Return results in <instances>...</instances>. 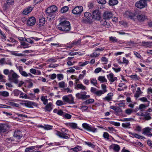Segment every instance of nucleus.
I'll return each mask as SVG.
<instances>
[{
    "label": "nucleus",
    "instance_id": "obj_1",
    "mask_svg": "<svg viewBox=\"0 0 152 152\" xmlns=\"http://www.w3.org/2000/svg\"><path fill=\"white\" fill-rule=\"evenodd\" d=\"M57 11V7L54 5H53L48 7L46 10V12L48 14L47 18L48 20H51L55 17L54 14Z\"/></svg>",
    "mask_w": 152,
    "mask_h": 152
},
{
    "label": "nucleus",
    "instance_id": "obj_2",
    "mask_svg": "<svg viewBox=\"0 0 152 152\" xmlns=\"http://www.w3.org/2000/svg\"><path fill=\"white\" fill-rule=\"evenodd\" d=\"M57 28L61 31L68 32L71 29L70 23L66 20L62 21L58 25Z\"/></svg>",
    "mask_w": 152,
    "mask_h": 152
},
{
    "label": "nucleus",
    "instance_id": "obj_3",
    "mask_svg": "<svg viewBox=\"0 0 152 152\" xmlns=\"http://www.w3.org/2000/svg\"><path fill=\"white\" fill-rule=\"evenodd\" d=\"M8 77L9 80H11L15 84L18 83V78L19 77V76L12 70L10 71V75H9Z\"/></svg>",
    "mask_w": 152,
    "mask_h": 152
},
{
    "label": "nucleus",
    "instance_id": "obj_4",
    "mask_svg": "<svg viewBox=\"0 0 152 152\" xmlns=\"http://www.w3.org/2000/svg\"><path fill=\"white\" fill-rule=\"evenodd\" d=\"M61 131L62 132H61L58 131L56 132V134L60 138H62L64 139H68L69 138V137L67 136V132L68 130L65 128H62Z\"/></svg>",
    "mask_w": 152,
    "mask_h": 152
},
{
    "label": "nucleus",
    "instance_id": "obj_5",
    "mask_svg": "<svg viewBox=\"0 0 152 152\" xmlns=\"http://www.w3.org/2000/svg\"><path fill=\"white\" fill-rule=\"evenodd\" d=\"M82 125L83 127L85 129L88 131L92 132H95L97 131V129L92 127L88 124L84 123L82 124Z\"/></svg>",
    "mask_w": 152,
    "mask_h": 152
},
{
    "label": "nucleus",
    "instance_id": "obj_6",
    "mask_svg": "<svg viewBox=\"0 0 152 152\" xmlns=\"http://www.w3.org/2000/svg\"><path fill=\"white\" fill-rule=\"evenodd\" d=\"M87 94L86 91L81 92L80 93H77L76 96L79 99H88L90 97L89 95H86Z\"/></svg>",
    "mask_w": 152,
    "mask_h": 152
},
{
    "label": "nucleus",
    "instance_id": "obj_7",
    "mask_svg": "<svg viewBox=\"0 0 152 152\" xmlns=\"http://www.w3.org/2000/svg\"><path fill=\"white\" fill-rule=\"evenodd\" d=\"M147 6L146 2L143 0H140L137 1L135 4V6L138 8L142 9L145 7Z\"/></svg>",
    "mask_w": 152,
    "mask_h": 152
},
{
    "label": "nucleus",
    "instance_id": "obj_8",
    "mask_svg": "<svg viewBox=\"0 0 152 152\" xmlns=\"http://www.w3.org/2000/svg\"><path fill=\"white\" fill-rule=\"evenodd\" d=\"M92 18L95 20H99L101 18V12L99 10H95L92 12Z\"/></svg>",
    "mask_w": 152,
    "mask_h": 152
},
{
    "label": "nucleus",
    "instance_id": "obj_9",
    "mask_svg": "<svg viewBox=\"0 0 152 152\" xmlns=\"http://www.w3.org/2000/svg\"><path fill=\"white\" fill-rule=\"evenodd\" d=\"M36 23V19L34 17L32 16L29 17L27 20V25L28 26H32L34 25Z\"/></svg>",
    "mask_w": 152,
    "mask_h": 152
},
{
    "label": "nucleus",
    "instance_id": "obj_10",
    "mask_svg": "<svg viewBox=\"0 0 152 152\" xmlns=\"http://www.w3.org/2000/svg\"><path fill=\"white\" fill-rule=\"evenodd\" d=\"M83 7L81 6H78L75 7L72 10V12L74 14L77 15L80 14L83 11Z\"/></svg>",
    "mask_w": 152,
    "mask_h": 152
},
{
    "label": "nucleus",
    "instance_id": "obj_11",
    "mask_svg": "<svg viewBox=\"0 0 152 152\" xmlns=\"http://www.w3.org/2000/svg\"><path fill=\"white\" fill-rule=\"evenodd\" d=\"M107 78L110 81V84H112L113 82L117 80V77H114L112 73H110L107 75Z\"/></svg>",
    "mask_w": 152,
    "mask_h": 152
},
{
    "label": "nucleus",
    "instance_id": "obj_12",
    "mask_svg": "<svg viewBox=\"0 0 152 152\" xmlns=\"http://www.w3.org/2000/svg\"><path fill=\"white\" fill-rule=\"evenodd\" d=\"M113 16L112 13L110 11H106L105 12L103 15V17L105 19H109L111 18Z\"/></svg>",
    "mask_w": 152,
    "mask_h": 152
},
{
    "label": "nucleus",
    "instance_id": "obj_13",
    "mask_svg": "<svg viewBox=\"0 0 152 152\" xmlns=\"http://www.w3.org/2000/svg\"><path fill=\"white\" fill-rule=\"evenodd\" d=\"M136 16L138 20L140 22L144 21L147 18L146 16L144 14L141 13L138 14Z\"/></svg>",
    "mask_w": 152,
    "mask_h": 152
},
{
    "label": "nucleus",
    "instance_id": "obj_14",
    "mask_svg": "<svg viewBox=\"0 0 152 152\" xmlns=\"http://www.w3.org/2000/svg\"><path fill=\"white\" fill-rule=\"evenodd\" d=\"M110 149L113 150L115 152H118L120 149L119 146L115 144H112L110 146Z\"/></svg>",
    "mask_w": 152,
    "mask_h": 152
},
{
    "label": "nucleus",
    "instance_id": "obj_15",
    "mask_svg": "<svg viewBox=\"0 0 152 152\" xmlns=\"http://www.w3.org/2000/svg\"><path fill=\"white\" fill-rule=\"evenodd\" d=\"M14 136L17 139H20L23 136L21 131L19 130L15 131L14 134Z\"/></svg>",
    "mask_w": 152,
    "mask_h": 152
},
{
    "label": "nucleus",
    "instance_id": "obj_16",
    "mask_svg": "<svg viewBox=\"0 0 152 152\" xmlns=\"http://www.w3.org/2000/svg\"><path fill=\"white\" fill-rule=\"evenodd\" d=\"M70 96H71V100H70V99L68 97V96H64L62 97V99L65 102L73 103L74 102L73 100L74 99L72 97V95H70Z\"/></svg>",
    "mask_w": 152,
    "mask_h": 152
},
{
    "label": "nucleus",
    "instance_id": "obj_17",
    "mask_svg": "<svg viewBox=\"0 0 152 152\" xmlns=\"http://www.w3.org/2000/svg\"><path fill=\"white\" fill-rule=\"evenodd\" d=\"M17 68L18 69L19 72L21 75L23 77H28L27 73L25 71H23V68L21 66H19L17 67Z\"/></svg>",
    "mask_w": 152,
    "mask_h": 152
},
{
    "label": "nucleus",
    "instance_id": "obj_18",
    "mask_svg": "<svg viewBox=\"0 0 152 152\" xmlns=\"http://www.w3.org/2000/svg\"><path fill=\"white\" fill-rule=\"evenodd\" d=\"M8 126L6 124H0V132H4L8 129Z\"/></svg>",
    "mask_w": 152,
    "mask_h": 152
},
{
    "label": "nucleus",
    "instance_id": "obj_19",
    "mask_svg": "<svg viewBox=\"0 0 152 152\" xmlns=\"http://www.w3.org/2000/svg\"><path fill=\"white\" fill-rule=\"evenodd\" d=\"M75 85V88L76 89H80L82 90H84L86 89V87L82 84H77L76 83Z\"/></svg>",
    "mask_w": 152,
    "mask_h": 152
},
{
    "label": "nucleus",
    "instance_id": "obj_20",
    "mask_svg": "<svg viewBox=\"0 0 152 152\" xmlns=\"http://www.w3.org/2000/svg\"><path fill=\"white\" fill-rule=\"evenodd\" d=\"M45 18L43 16H40L39 18V26L41 27L42 26L45 24Z\"/></svg>",
    "mask_w": 152,
    "mask_h": 152
},
{
    "label": "nucleus",
    "instance_id": "obj_21",
    "mask_svg": "<svg viewBox=\"0 0 152 152\" xmlns=\"http://www.w3.org/2000/svg\"><path fill=\"white\" fill-rule=\"evenodd\" d=\"M113 96V94L109 93L107 94V96L103 98L104 101L110 102L112 99V96Z\"/></svg>",
    "mask_w": 152,
    "mask_h": 152
},
{
    "label": "nucleus",
    "instance_id": "obj_22",
    "mask_svg": "<svg viewBox=\"0 0 152 152\" xmlns=\"http://www.w3.org/2000/svg\"><path fill=\"white\" fill-rule=\"evenodd\" d=\"M141 45L145 47L150 48L152 46V42H146L145 41H143L142 42Z\"/></svg>",
    "mask_w": 152,
    "mask_h": 152
},
{
    "label": "nucleus",
    "instance_id": "obj_23",
    "mask_svg": "<svg viewBox=\"0 0 152 152\" xmlns=\"http://www.w3.org/2000/svg\"><path fill=\"white\" fill-rule=\"evenodd\" d=\"M129 134L133 135L134 137L140 139H144L145 138L143 136L138 135L136 133H133L132 132H129Z\"/></svg>",
    "mask_w": 152,
    "mask_h": 152
},
{
    "label": "nucleus",
    "instance_id": "obj_24",
    "mask_svg": "<svg viewBox=\"0 0 152 152\" xmlns=\"http://www.w3.org/2000/svg\"><path fill=\"white\" fill-rule=\"evenodd\" d=\"M19 97L20 98H22V99H31V97H30L29 96H28L26 94L23 93V92L21 91L20 95L19 96Z\"/></svg>",
    "mask_w": 152,
    "mask_h": 152
},
{
    "label": "nucleus",
    "instance_id": "obj_25",
    "mask_svg": "<svg viewBox=\"0 0 152 152\" xmlns=\"http://www.w3.org/2000/svg\"><path fill=\"white\" fill-rule=\"evenodd\" d=\"M52 103L50 102L48 104H47L45 106L44 109L45 111H48L49 112H50L52 110V108L51 107Z\"/></svg>",
    "mask_w": 152,
    "mask_h": 152
},
{
    "label": "nucleus",
    "instance_id": "obj_26",
    "mask_svg": "<svg viewBox=\"0 0 152 152\" xmlns=\"http://www.w3.org/2000/svg\"><path fill=\"white\" fill-rule=\"evenodd\" d=\"M33 10L31 7H29L25 9L23 11V13L25 15H27L30 12Z\"/></svg>",
    "mask_w": 152,
    "mask_h": 152
},
{
    "label": "nucleus",
    "instance_id": "obj_27",
    "mask_svg": "<svg viewBox=\"0 0 152 152\" xmlns=\"http://www.w3.org/2000/svg\"><path fill=\"white\" fill-rule=\"evenodd\" d=\"M125 15L126 17H128L131 19H133L135 16L134 14L130 12L129 11H127L126 12Z\"/></svg>",
    "mask_w": 152,
    "mask_h": 152
},
{
    "label": "nucleus",
    "instance_id": "obj_28",
    "mask_svg": "<svg viewBox=\"0 0 152 152\" xmlns=\"http://www.w3.org/2000/svg\"><path fill=\"white\" fill-rule=\"evenodd\" d=\"M67 126H69L73 129L78 128L79 129L82 130L81 129L78 128L77 126V124L75 123H71L68 124Z\"/></svg>",
    "mask_w": 152,
    "mask_h": 152
},
{
    "label": "nucleus",
    "instance_id": "obj_29",
    "mask_svg": "<svg viewBox=\"0 0 152 152\" xmlns=\"http://www.w3.org/2000/svg\"><path fill=\"white\" fill-rule=\"evenodd\" d=\"M142 92L140 90V87H138L136 93L134 94V97L137 98L138 97H139L140 95L142 94Z\"/></svg>",
    "mask_w": 152,
    "mask_h": 152
},
{
    "label": "nucleus",
    "instance_id": "obj_30",
    "mask_svg": "<svg viewBox=\"0 0 152 152\" xmlns=\"http://www.w3.org/2000/svg\"><path fill=\"white\" fill-rule=\"evenodd\" d=\"M152 129L150 128L149 127H147L145 128H144L143 129V132L142 134H144L145 135H146L149 132H151V130Z\"/></svg>",
    "mask_w": 152,
    "mask_h": 152
},
{
    "label": "nucleus",
    "instance_id": "obj_31",
    "mask_svg": "<svg viewBox=\"0 0 152 152\" xmlns=\"http://www.w3.org/2000/svg\"><path fill=\"white\" fill-rule=\"evenodd\" d=\"M101 24L105 26V27L108 28L110 26L109 23H107L105 20H102L101 21Z\"/></svg>",
    "mask_w": 152,
    "mask_h": 152
},
{
    "label": "nucleus",
    "instance_id": "obj_32",
    "mask_svg": "<svg viewBox=\"0 0 152 152\" xmlns=\"http://www.w3.org/2000/svg\"><path fill=\"white\" fill-rule=\"evenodd\" d=\"M149 105V104L147 105L143 104H140L139 106V109L141 111H142L143 110L145 109Z\"/></svg>",
    "mask_w": 152,
    "mask_h": 152
},
{
    "label": "nucleus",
    "instance_id": "obj_33",
    "mask_svg": "<svg viewBox=\"0 0 152 152\" xmlns=\"http://www.w3.org/2000/svg\"><path fill=\"white\" fill-rule=\"evenodd\" d=\"M98 80L102 83L107 82V80L105 78L104 76H100L98 77Z\"/></svg>",
    "mask_w": 152,
    "mask_h": 152
},
{
    "label": "nucleus",
    "instance_id": "obj_34",
    "mask_svg": "<svg viewBox=\"0 0 152 152\" xmlns=\"http://www.w3.org/2000/svg\"><path fill=\"white\" fill-rule=\"evenodd\" d=\"M47 97L42 96L41 97V100L43 102V104H46L48 102V100L46 98Z\"/></svg>",
    "mask_w": 152,
    "mask_h": 152
},
{
    "label": "nucleus",
    "instance_id": "obj_35",
    "mask_svg": "<svg viewBox=\"0 0 152 152\" xmlns=\"http://www.w3.org/2000/svg\"><path fill=\"white\" fill-rule=\"evenodd\" d=\"M118 3L117 0H110L109 4L111 6H114L117 4Z\"/></svg>",
    "mask_w": 152,
    "mask_h": 152
},
{
    "label": "nucleus",
    "instance_id": "obj_36",
    "mask_svg": "<svg viewBox=\"0 0 152 152\" xmlns=\"http://www.w3.org/2000/svg\"><path fill=\"white\" fill-rule=\"evenodd\" d=\"M81 147L79 146H77L74 148H71L70 150H73L74 151L77 152L81 150Z\"/></svg>",
    "mask_w": 152,
    "mask_h": 152
},
{
    "label": "nucleus",
    "instance_id": "obj_37",
    "mask_svg": "<svg viewBox=\"0 0 152 152\" xmlns=\"http://www.w3.org/2000/svg\"><path fill=\"white\" fill-rule=\"evenodd\" d=\"M94 102V100L93 99H90L87 100L84 102V103L86 104H88L93 103Z\"/></svg>",
    "mask_w": 152,
    "mask_h": 152
},
{
    "label": "nucleus",
    "instance_id": "obj_38",
    "mask_svg": "<svg viewBox=\"0 0 152 152\" xmlns=\"http://www.w3.org/2000/svg\"><path fill=\"white\" fill-rule=\"evenodd\" d=\"M129 77L133 80H138L140 79L139 77L137 76L136 75H131Z\"/></svg>",
    "mask_w": 152,
    "mask_h": 152
},
{
    "label": "nucleus",
    "instance_id": "obj_39",
    "mask_svg": "<svg viewBox=\"0 0 152 152\" xmlns=\"http://www.w3.org/2000/svg\"><path fill=\"white\" fill-rule=\"evenodd\" d=\"M101 88L102 89V91L103 92H104V94L107 92V90L106 89L107 86L105 85L102 84L101 85Z\"/></svg>",
    "mask_w": 152,
    "mask_h": 152
},
{
    "label": "nucleus",
    "instance_id": "obj_40",
    "mask_svg": "<svg viewBox=\"0 0 152 152\" xmlns=\"http://www.w3.org/2000/svg\"><path fill=\"white\" fill-rule=\"evenodd\" d=\"M24 104L26 107L29 108H33V107H31V102L28 101L24 103Z\"/></svg>",
    "mask_w": 152,
    "mask_h": 152
},
{
    "label": "nucleus",
    "instance_id": "obj_41",
    "mask_svg": "<svg viewBox=\"0 0 152 152\" xmlns=\"http://www.w3.org/2000/svg\"><path fill=\"white\" fill-rule=\"evenodd\" d=\"M68 9L69 8L68 7L65 6L61 9V12L62 13H65L68 11Z\"/></svg>",
    "mask_w": 152,
    "mask_h": 152
},
{
    "label": "nucleus",
    "instance_id": "obj_42",
    "mask_svg": "<svg viewBox=\"0 0 152 152\" xmlns=\"http://www.w3.org/2000/svg\"><path fill=\"white\" fill-rule=\"evenodd\" d=\"M130 125V124L129 122H125L122 124L123 127L125 128H129Z\"/></svg>",
    "mask_w": 152,
    "mask_h": 152
},
{
    "label": "nucleus",
    "instance_id": "obj_43",
    "mask_svg": "<svg viewBox=\"0 0 152 152\" xmlns=\"http://www.w3.org/2000/svg\"><path fill=\"white\" fill-rule=\"evenodd\" d=\"M110 40L112 42H115L118 41V39L116 37H111L109 38Z\"/></svg>",
    "mask_w": 152,
    "mask_h": 152
},
{
    "label": "nucleus",
    "instance_id": "obj_44",
    "mask_svg": "<svg viewBox=\"0 0 152 152\" xmlns=\"http://www.w3.org/2000/svg\"><path fill=\"white\" fill-rule=\"evenodd\" d=\"M104 94V92H103L102 91V90H98L95 95H96L97 96H100Z\"/></svg>",
    "mask_w": 152,
    "mask_h": 152
},
{
    "label": "nucleus",
    "instance_id": "obj_45",
    "mask_svg": "<svg viewBox=\"0 0 152 152\" xmlns=\"http://www.w3.org/2000/svg\"><path fill=\"white\" fill-rule=\"evenodd\" d=\"M13 92L14 95L15 96H18L20 94L21 91L18 90L16 89L14 90Z\"/></svg>",
    "mask_w": 152,
    "mask_h": 152
},
{
    "label": "nucleus",
    "instance_id": "obj_46",
    "mask_svg": "<svg viewBox=\"0 0 152 152\" xmlns=\"http://www.w3.org/2000/svg\"><path fill=\"white\" fill-rule=\"evenodd\" d=\"M145 118L146 120H149L151 118V117L149 115V113H146L144 115Z\"/></svg>",
    "mask_w": 152,
    "mask_h": 152
},
{
    "label": "nucleus",
    "instance_id": "obj_47",
    "mask_svg": "<svg viewBox=\"0 0 152 152\" xmlns=\"http://www.w3.org/2000/svg\"><path fill=\"white\" fill-rule=\"evenodd\" d=\"M0 34L1 35V38L2 39L4 40H6V37L5 34L2 32L1 30L0 29Z\"/></svg>",
    "mask_w": 152,
    "mask_h": 152
},
{
    "label": "nucleus",
    "instance_id": "obj_48",
    "mask_svg": "<svg viewBox=\"0 0 152 152\" xmlns=\"http://www.w3.org/2000/svg\"><path fill=\"white\" fill-rule=\"evenodd\" d=\"M91 83L94 85L96 86L97 84V81L96 79L92 78L90 79Z\"/></svg>",
    "mask_w": 152,
    "mask_h": 152
},
{
    "label": "nucleus",
    "instance_id": "obj_49",
    "mask_svg": "<svg viewBox=\"0 0 152 152\" xmlns=\"http://www.w3.org/2000/svg\"><path fill=\"white\" fill-rule=\"evenodd\" d=\"M12 54L13 55L18 56H24V55L23 54L18 53L15 51L12 52Z\"/></svg>",
    "mask_w": 152,
    "mask_h": 152
},
{
    "label": "nucleus",
    "instance_id": "obj_50",
    "mask_svg": "<svg viewBox=\"0 0 152 152\" xmlns=\"http://www.w3.org/2000/svg\"><path fill=\"white\" fill-rule=\"evenodd\" d=\"M139 100L143 102H148V104H149L150 102L145 97H142L139 99Z\"/></svg>",
    "mask_w": 152,
    "mask_h": 152
},
{
    "label": "nucleus",
    "instance_id": "obj_51",
    "mask_svg": "<svg viewBox=\"0 0 152 152\" xmlns=\"http://www.w3.org/2000/svg\"><path fill=\"white\" fill-rule=\"evenodd\" d=\"M71 117L72 115H71L65 113L64 115H63V117L66 119H69L71 118Z\"/></svg>",
    "mask_w": 152,
    "mask_h": 152
},
{
    "label": "nucleus",
    "instance_id": "obj_52",
    "mask_svg": "<svg viewBox=\"0 0 152 152\" xmlns=\"http://www.w3.org/2000/svg\"><path fill=\"white\" fill-rule=\"evenodd\" d=\"M123 62H119V64H125L126 65L128 64L129 62V61L126 59L125 57H123Z\"/></svg>",
    "mask_w": 152,
    "mask_h": 152
},
{
    "label": "nucleus",
    "instance_id": "obj_53",
    "mask_svg": "<svg viewBox=\"0 0 152 152\" xmlns=\"http://www.w3.org/2000/svg\"><path fill=\"white\" fill-rule=\"evenodd\" d=\"M34 149H35L34 146L26 148L25 150V152H29V151L33 150Z\"/></svg>",
    "mask_w": 152,
    "mask_h": 152
},
{
    "label": "nucleus",
    "instance_id": "obj_54",
    "mask_svg": "<svg viewBox=\"0 0 152 152\" xmlns=\"http://www.w3.org/2000/svg\"><path fill=\"white\" fill-rule=\"evenodd\" d=\"M133 112L132 110L129 108L126 109L125 111V113L128 115H130Z\"/></svg>",
    "mask_w": 152,
    "mask_h": 152
},
{
    "label": "nucleus",
    "instance_id": "obj_55",
    "mask_svg": "<svg viewBox=\"0 0 152 152\" xmlns=\"http://www.w3.org/2000/svg\"><path fill=\"white\" fill-rule=\"evenodd\" d=\"M21 45L24 47L23 48H28L29 47L28 44L22 41L21 42Z\"/></svg>",
    "mask_w": 152,
    "mask_h": 152
},
{
    "label": "nucleus",
    "instance_id": "obj_56",
    "mask_svg": "<svg viewBox=\"0 0 152 152\" xmlns=\"http://www.w3.org/2000/svg\"><path fill=\"white\" fill-rule=\"evenodd\" d=\"M89 61H86L84 62H79V66H83L89 63Z\"/></svg>",
    "mask_w": 152,
    "mask_h": 152
},
{
    "label": "nucleus",
    "instance_id": "obj_57",
    "mask_svg": "<svg viewBox=\"0 0 152 152\" xmlns=\"http://www.w3.org/2000/svg\"><path fill=\"white\" fill-rule=\"evenodd\" d=\"M42 127L45 129L48 130L51 129L53 127L52 126L48 125H45V126H42Z\"/></svg>",
    "mask_w": 152,
    "mask_h": 152
},
{
    "label": "nucleus",
    "instance_id": "obj_58",
    "mask_svg": "<svg viewBox=\"0 0 152 152\" xmlns=\"http://www.w3.org/2000/svg\"><path fill=\"white\" fill-rule=\"evenodd\" d=\"M85 143L86 145L92 148H94L95 147L94 145L90 142H85Z\"/></svg>",
    "mask_w": 152,
    "mask_h": 152
},
{
    "label": "nucleus",
    "instance_id": "obj_59",
    "mask_svg": "<svg viewBox=\"0 0 152 152\" xmlns=\"http://www.w3.org/2000/svg\"><path fill=\"white\" fill-rule=\"evenodd\" d=\"M84 16L88 19L91 16V14L89 12H86L84 14Z\"/></svg>",
    "mask_w": 152,
    "mask_h": 152
},
{
    "label": "nucleus",
    "instance_id": "obj_60",
    "mask_svg": "<svg viewBox=\"0 0 152 152\" xmlns=\"http://www.w3.org/2000/svg\"><path fill=\"white\" fill-rule=\"evenodd\" d=\"M57 77L59 80H62L64 78V75L62 74H58Z\"/></svg>",
    "mask_w": 152,
    "mask_h": 152
},
{
    "label": "nucleus",
    "instance_id": "obj_61",
    "mask_svg": "<svg viewBox=\"0 0 152 152\" xmlns=\"http://www.w3.org/2000/svg\"><path fill=\"white\" fill-rule=\"evenodd\" d=\"M81 40L80 39H79L77 41H73L72 42V45H76L78 44H80L81 43Z\"/></svg>",
    "mask_w": 152,
    "mask_h": 152
},
{
    "label": "nucleus",
    "instance_id": "obj_62",
    "mask_svg": "<svg viewBox=\"0 0 152 152\" xmlns=\"http://www.w3.org/2000/svg\"><path fill=\"white\" fill-rule=\"evenodd\" d=\"M103 137L104 139H107L109 140V137H110V135L108 133L104 132L103 134Z\"/></svg>",
    "mask_w": 152,
    "mask_h": 152
},
{
    "label": "nucleus",
    "instance_id": "obj_63",
    "mask_svg": "<svg viewBox=\"0 0 152 152\" xmlns=\"http://www.w3.org/2000/svg\"><path fill=\"white\" fill-rule=\"evenodd\" d=\"M9 104L12 106L17 107H19V104L12 102H9Z\"/></svg>",
    "mask_w": 152,
    "mask_h": 152
},
{
    "label": "nucleus",
    "instance_id": "obj_64",
    "mask_svg": "<svg viewBox=\"0 0 152 152\" xmlns=\"http://www.w3.org/2000/svg\"><path fill=\"white\" fill-rule=\"evenodd\" d=\"M9 96V93L6 91H2V95L4 97H7Z\"/></svg>",
    "mask_w": 152,
    "mask_h": 152
}]
</instances>
